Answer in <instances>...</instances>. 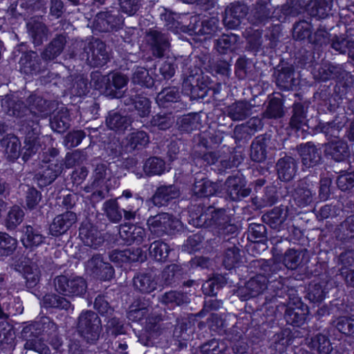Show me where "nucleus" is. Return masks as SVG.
I'll return each mask as SVG.
<instances>
[{
    "label": "nucleus",
    "instance_id": "nucleus-1",
    "mask_svg": "<svg viewBox=\"0 0 354 354\" xmlns=\"http://www.w3.org/2000/svg\"><path fill=\"white\" fill-rule=\"evenodd\" d=\"M317 82L333 80L335 82L333 93L322 90L317 104V113H333L342 100L351 90L353 84L352 75L342 68L330 63L315 65L310 71Z\"/></svg>",
    "mask_w": 354,
    "mask_h": 354
},
{
    "label": "nucleus",
    "instance_id": "nucleus-2",
    "mask_svg": "<svg viewBox=\"0 0 354 354\" xmlns=\"http://www.w3.org/2000/svg\"><path fill=\"white\" fill-rule=\"evenodd\" d=\"M230 217L227 215L224 207L213 205L204 208V207L195 205L190 211L189 223L198 228H212L220 234H236L238 227L231 223Z\"/></svg>",
    "mask_w": 354,
    "mask_h": 354
},
{
    "label": "nucleus",
    "instance_id": "nucleus-3",
    "mask_svg": "<svg viewBox=\"0 0 354 354\" xmlns=\"http://www.w3.org/2000/svg\"><path fill=\"white\" fill-rule=\"evenodd\" d=\"M338 0H287L286 7L291 17L306 12L311 18L317 20L327 18L331 13L334 1Z\"/></svg>",
    "mask_w": 354,
    "mask_h": 354
},
{
    "label": "nucleus",
    "instance_id": "nucleus-4",
    "mask_svg": "<svg viewBox=\"0 0 354 354\" xmlns=\"http://www.w3.org/2000/svg\"><path fill=\"white\" fill-rule=\"evenodd\" d=\"M266 180L264 177H261L250 182L246 187L245 180V198L249 196L253 192L255 194L261 192V196L256 195L251 198L252 208L257 210L266 206H272L277 203L279 194L276 186H267L264 188Z\"/></svg>",
    "mask_w": 354,
    "mask_h": 354
},
{
    "label": "nucleus",
    "instance_id": "nucleus-5",
    "mask_svg": "<svg viewBox=\"0 0 354 354\" xmlns=\"http://www.w3.org/2000/svg\"><path fill=\"white\" fill-rule=\"evenodd\" d=\"M183 32L189 35L205 36L211 38L222 32L220 21L217 17H207L194 15L189 17V24L184 27Z\"/></svg>",
    "mask_w": 354,
    "mask_h": 354
},
{
    "label": "nucleus",
    "instance_id": "nucleus-6",
    "mask_svg": "<svg viewBox=\"0 0 354 354\" xmlns=\"http://www.w3.org/2000/svg\"><path fill=\"white\" fill-rule=\"evenodd\" d=\"M147 225L151 233L157 237L175 235L181 231L183 226L179 219L166 212L150 216L147 221Z\"/></svg>",
    "mask_w": 354,
    "mask_h": 354
},
{
    "label": "nucleus",
    "instance_id": "nucleus-7",
    "mask_svg": "<svg viewBox=\"0 0 354 354\" xmlns=\"http://www.w3.org/2000/svg\"><path fill=\"white\" fill-rule=\"evenodd\" d=\"M186 92H189L192 100H203L209 91L212 90L214 94L218 93L221 88V84H215L208 75L203 73L198 75H189L183 83Z\"/></svg>",
    "mask_w": 354,
    "mask_h": 354
},
{
    "label": "nucleus",
    "instance_id": "nucleus-8",
    "mask_svg": "<svg viewBox=\"0 0 354 354\" xmlns=\"http://www.w3.org/2000/svg\"><path fill=\"white\" fill-rule=\"evenodd\" d=\"M77 330L88 344H95L102 330L101 319L98 315L92 310L82 311L77 318Z\"/></svg>",
    "mask_w": 354,
    "mask_h": 354
},
{
    "label": "nucleus",
    "instance_id": "nucleus-9",
    "mask_svg": "<svg viewBox=\"0 0 354 354\" xmlns=\"http://www.w3.org/2000/svg\"><path fill=\"white\" fill-rule=\"evenodd\" d=\"M194 200L195 203H192L189 207V219H190V211L193 206L198 205L206 208L209 205L216 203V206H218V198L217 197L218 185L207 179H203L194 183L192 188ZM189 220H188L189 221Z\"/></svg>",
    "mask_w": 354,
    "mask_h": 354
},
{
    "label": "nucleus",
    "instance_id": "nucleus-10",
    "mask_svg": "<svg viewBox=\"0 0 354 354\" xmlns=\"http://www.w3.org/2000/svg\"><path fill=\"white\" fill-rule=\"evenodd\" d=\"M83 50L90 65L94 68L103 67L109 61L106 44L100 39L92 37L84 44Z\"/></svg>",
    "mask_w": 354,
    "mask_h": 354
},
{
    "label": "nucleus",
    "instance_id": "nucleus-11",
    "mask_svg": "<svg viewBox=\"0 0 354 354\" xmlns=\"http://www.w3.org/2000/svg\"><path fill=\"white\" fill-rule=\"evenodd\" d=\"M336 111L333 113H327L333 115L332 118L327 122L319 119L316 126V129L324 133L328 141L339 138V133L348 122L345 113H336Z\"/></svg>",
    "mask_w": 354,
    "mask_h": 354
},
{
    "label": "nucleus",
    "instance_id": "nucleus-12",
    "mask_svg": "<svg viewBox=\"0 0 354 354\" xmlns=\"http://www.w3.org/2000/svg\"><path fill=\"white\" fill-rule=\"evenodd\" d=\"M63 161L41 160L39 170L35 176L38 186L41 188L50 185L62 172Z\"/></svg>",
    "mask_w": 354,
    "mask_h": 354
},
{
    "label": "nucleus",
    "instance_id": "nucleus-13",
    "mask_svg": "<svg viewBox=\"0 0 354 354\" xmlns=\"http://www.w3.org/2000/svg\"><path fill=\"white\" fill-rule=\"evenodd\" d=\"M123 24L124 18L118 10L100 12L95 19V28L101 32H116Z\"/></svg>",
    "mask_w": 354,
    "mask_h": 354
},
{
    "label": "nucleus",
    "instance_id": "nucleus-14",
    "mask_svg": "<svg viewBox=\"0 0 354 354\" xmlns=\"http://www.w3.org/2000/svg\"><path fill=\"white\" fill-rule=\"evenodd\" d=\"M156 102L160 108L172 112H178L181 109V95L179 88L169 86L163 88L156 97Z\"/></svg>",
    "mask_w": 354,
    "mask_h": 354
},
{
    "label": "nucleus",
    "instance_id": "nucleus-15",
    "mask_svg": "<svg viewBox=\"0 0 354 354\" xmlns=\"http://www.w3.org/2000/svg\"><path fill=\"white\" fill-rule=\"evenodd\" d=\"M79 237L85 245L94 249L102 246L104 237L97 227L90 221H83L79 227Z\"/></svg>",
    "mask_w": 354,
    "mask_h": 354
},
{
    "label": "nucleus",
    "instance_id": "nucleus-16",
    "mask_svg": "<svg viewBox=\"0 0 354 354\" xmlns=\"http://www.w3.org/2000/svg\"><path fill=\"white\" fill-rule=\"evenodd\" d=\"M120 238L126 245H140L146 238V230L140 223H125L121 225L119 230Z\"/></svg>",
    "mask_w": 354,
    "mask_h": 354
},
{
    "label": "nucleus",
    "instance_id": "nucleus-17",
    "mask_svg": "<svg viewBox=\"0 0 354 354\" xmlns=\"http://www.w3.org/2000/svg\"><path fill=\"white\" fill-rule=\"evenodd\" d=\"M267 1L258 0L249 10L245 3V18L252 25L265 24L270 18V10L268 7Z\"/></svg>",
    "mask_w": 354,
    "mask_h": 354
},
{
    "label": "nucleus",
    "instance_id": "nucleus-18",
    "mask_svg": "<svg viewBox=\"0 0 354 354\" xmlns=\"http://www.w3.org/2000/svg\"><path fill=\"white\" fill-rule=\"evenodd\" d=\"M266 109L261 113L263 118L279 119L285 114V97L279 92H274L267 97Z\"/></svg>",
    "mask_w": 354,
    "mask_h": 354
},
{
    "label": "nucleus",
    "instance_id": "nucleus-19",
    "mask_svg": "<svg viewBox=\"0 0 354 354\" xmlns=\"http://www.w3.org/2000/svg\"><path fill=\"white\" fill-rule=\"evenodd\" d=\"M175 328L173 332V341L176 350L180 351L187 347L188 342L191 340L193 334V328L190 322L186 319L176 318Z\"/></svg>",
    "mask_w": 354,
    "mask_h": 354
},
{
    "label": "nucleus",
    "instance_id": "nucleus-20",
    "mask_svg": "<svg viewBox=\"0 0 354 354\" xmlns=\"http://www.w3.org/2000/svg\"><path fill=\"white\" fill-rule=\"evenodd\" d=\"M298 152L302 163V169L313 168L319 165L322 160V151L315 145L308 142L300 145L298 147Z\"/></svg>",
    "mask_w": 354,
    "mask_h": 354
},
{
    "label": "nucleus",
    "instance_id": "nucleus-21",
    "mask_svg": "<svg viewBox=\"0 0 354 354\" xmlns=\"http://www.w3.org/2000/svg\"><path fill=\"white\" fill-rule=\"evenodd\" d=\"M30 113L41 118H46L55 111V103L43 97L32 94L27 98Z\"/></svg>",
    "mask_w": 354,
    "mask_h": 354
},
{
    "label": "nucleus",
    "instance_id": "nucleus-22",
    "mask_svg": "<svg viewBox=\"0 0 354 354\" xmlns=\"http://www.w3.org/2000/svg\"><path fill=\"white\" fill-rule=\"evenodd\" d=\"M77 221V215L72 211H66L55 217L49 227L50 234L59 237L65 234Z\"/></svg>",
    "mask_w": 354,
    "mask_h": 354
},
{
    "label": "nucleus",
    "instance_id": "nucleus-23",
    "mask_svg": "<svg viewBox=\"0 0 354 354\" xmlns=\"http://www.w3.org/2000/svg\"><path fill=\"white\" fill-rule=\"evenodd\" d=\"M243 18V2L230 3L222 14L223 24L227 29H236Z\"/></svg>",
    "mask_w": 354,
    "mask_h": 354
},
{
    "label": "nucleus",
    "instance_id": "nucleus-24",
    "mask_svg": "<svg viewBox=\"0 0 354 354\" xmlns=\"http://www.w3.org/2000/svg\"><path fill=\"white\" fill-rule=\"evenodd\" d=\"M146 254L140 248H128L123 250H115L110 254V259L112 262L120 264L131 263L136 262H144L146 260Z\"/></svg>",
    "mask_w": 354,
    "mask_h": 354
},
{
    "label": "nucleus",
    "instance_id": "nucleus-25",
    "mask_svg": "<svg viewBox=\"0 0 354 354\" xmlns=\"http://www.w3.org/2000/svg\"><path fill=\"white\" fill-rule=\"evenodd\" d=\"M179 196V190L174 185H162L157 188L151 201L156 207H165L172 202L176 203Z\"/></svg>",
    "mask_w": 354,
    "mask_h": 354
},
{
    "label": "nucleus",
    "instance_id": "nucleus-26",
    "mask_svg": "<svg viewBox=\"0 0 354 354\" xmlns=\"http://www.w3.org/2000/svg\"><path fill=\"white\" fill-rule=\"evenodd\" d=\"M324 151L328 159L330 158L336 162L344 161L350 156L347 142L339 138L326 143Z\"/></svg>",
    "mask_w": 354,
    "mask_h": 354
},
{
    "label": "nucleus",
    "instance_id": "nucleus-27",
    "mask_svg": "<svg viewBox=\"0 0 354 354\" xmlns=\"http://www.w3.org/2000/svg\"><path fill=\"white\" fill-rule=\"evenodd\" d=\"M277 178L282 182L292 180L298 170V162L292 156H285L278 160L276 164Z\"/></svg>",
    "mask_w": 354,
    "mask_h": 354
},
{
    "label": "nucleus",
    "instance_id": "nucleus-28",
    "mask_svg": "<svg viewBox=\"0 0 354 354\" xmlns=\"http://www.w3.org/2000/svg\"><path fill=\"white\" fill-rule=\"evenodd\" d=\"M19 64L24 74L37 75L41 71L42 59L37 52L30 50L22 54Z\"/></svg>",
    "mask_w": 354,
    "mask_h": 354
},
{
    "label": "nucleus",
    "instance_id": "nucleus-29",
    "mask_svg": "<svg viewBox=\"0 0 354 354\" xmlns=\"http://www.w3.org/2000/svg\"><path fill=\"white\" fill-rule=\"evenodd\" d=\"M295 76V71L292 66L281 67L276 75L277 87L283 91L297 90L299 82Z\"/></svg>",
    "mask_w": 354,
    "mask_h": 354
},
{
    "label": "nucleus",
    "instance_id": "nucleus-30",
    "mask_svg": "<svg viewBox=\"0 0 354 354\" xmlns=\"http://www.w3.org/2000/svg\"><path fill=\"white\" fill-rule=\"evenodd\" d=\"M313 25L311 22L301 20L295 23L292 28V37L299 46L315 44L313 39Z\"/></svg>",
    "mask_w": 354,
    "mask_h": 354
},
{
    "label": "nucleus",
    "instance_id": "nucleus-31",
    "mask_svg": "<svg viewBox=\"0 0 354 354\" xmlns=\"http://www.w3.org/2000/svg\"><path fill=\"white\" fill-rule=\"evenodd\" d=\"M224 189L230 200L234 201L241 200L243 197V175L241 170L238 171L237 175L227 178Z\"/></svg>",
    "mask_w": 354,
    "mask_h": 354
},
{
    "label": "nucleus",
    "instance_id": "nucleus-32",
    "mask_svg": "<svg viewBox=\"0 0 354 354\" xmlns=\"http://www.w3.org/2000/svg\"><path fill=\"white\" fill-rule=\"evenodd\" d=\"M231 153L228 156L221 158L220 161L218 160V158L214 152H210L207 155L212 159V164L215 165L217 162L218 172L220 174H223L227 172V169H231L235 167H238L239 165L243 161V155L241 151Z\"/></svg>",
    "mask_w": 354,
    "mask_h": 354
},
{
    "label": "nucleus",
    "instance_id": "nucleus-33",
    "mask_svg": "<svg viewBox=\"0 0 354 354\" xmlns=\"http://www.w3.org/2000/svg\"><path fill=\"white\" fill-rule=\"evenodd\" d=\"M176 267V265L169 266L162 272V288H164V286L170 288H177L178 286L179 288H183V286L191 288L194 285V281L187 280L181 281L180 280V273L175 270Z\"/></svg>",
    "mask_w": 354,
    "mask_h": 354
},
{
    "label": "nucleus",
    "instance_id": "nucleus-34",
    "mask_svg": "<svg viewBox=\"0 0 354 354\" xmlns=\"http://www.w3.org/2000/svg\"><path fill=\"white\" fill-rule=\"evenodd\" d=\"M310 44H304L295 52V62L301 68L311 71L317 62L315 59V53Z\"/></svg>",
    "mask_w": 354,
    "mask_h": 354
},
{
    "label": "nucleus",
    "instance_id": "nucleus-35",
    "mask_svg": "<svg viewBox=\"0 0 354 354\" xmlns=\"http://www.w3.org/2000/svg\"><path fill=\"white\" fill-rule=\"evenodd\" d=\"M28 32L35 46H41L47 40L48 28L42 21L32 20L27 23Z\"/></svg>",
    "mask_w": 354,
    "mask_h": 354
},
{
    "label": "nucleus",
    "instance_id": "nucleus-36",
    "mask_svg": "<svg viewBox=\"0 0 354 354\" xmlns=\"http://www.w3.org/2000/svg\"><path fill=\"white\" fill-rule=\"evenodd\" d=\"M240 37L238 35L234 33L223 34L216 40L215 48L222 55L236 53Z\"/></svg>",
    "mask_w": 354,
    "mask_h": 354
},
{
    "label": "nucleus",
    "instance_id": "nucleus-37",
    "mask_svg": "<svg viewBox=\"0 0 354 354\" xmlns=\"http://www.w3.org/2000/svg\"><path fill=\"white\" fill-rule=\"evenodd\" d=\"M39 118L30 113L21 118L19 122V129L26 138L38 139V128Z\"/></svg>",
    "mask_w": 354,
    "mask_h": 354
},
{
    "label": "nucleus",
    "instance_id": "nucleus-38",
    "mask_svg": "<svg viewBox=\"0 0 354 354\" xmlns=\"http://www.w3.org/2000/svg\"><path fill=\"white\" fill-rule=\"evenodd\" d=\"M1 106L8 115L19 120L30 113V107H28L23 101L15 100L10 97L1 101Z\"/></svg>",
    "mask_w": 354,
    "mask_h": 354
},
{
    "label": "nucleus",
    "instance_id": "nucleus-39",
    "mask_svg": "<svg viewBox=\"0 0 354 354\" xmlns=\"http://www.w3.org/2000/svg\"><path fill=\"white\" fill-rule=\"evenodd\" d=\"M151 40L152 55L156 57H162L169 43L167 36L158 30H150L148 33Z\"/></svg>",
    "mask_w": 354,
    "mask_h": 354
},
{
    "label": "nucleus",
    "instance_id": "nucleus-40",
    "mask_svg": "<svg viewBox=\"0 0 354 354\" xmlns=\"http://www.w3.org/2000/svg\"><path fill=\"white\" fill-rule=\"evenodd\" d=\"M1 147L5 148L7 158L14 162L21 156V142L18 137L13 134H7L0 140Z\"/></svg>",
    "mask_w": 354,
    "mask_h": 354
},
{
    "label": "nucleus",
    "instance_id": "nucleus-41",
    "mask_svg": "<svg viewBox=\"0 0 354 354\" xmlns=\"http://www.w3.org/2000/svg\"><path fill=\"white\" fill-rule=\"evenodd\" d=\"M45 239L38 229L27 225L24 227L21 241L26 248L33 249L41 245Z\"/></svg>",
    "mask_w": 354,
    "mask_h": 354
},
{
    "label": "nucleus",
    "instance_id": "nucleus-42",
    "mask_svg": "<svg viewBox=\"0 0 354 354\" xmlns=\"http://www.w3.org/2000/svg\"><path fill=\"white\" fill-rule=\"evenodd\" d=\"M131 120L127 115H123L114 110L110 111L106 118L107 127L115 132H123L131 125Z\"/></svg>",
    "mask_w": 354,
    "mask_h": 354
},
{
    "label": "nucleus",
    "instance_id": "nucleus-43",
    "mask_svg": "<svg viewBox=\"0 0 354 354\" xmlns=\"http://www.w3.org/2000/svg\"><path fill=\"white\" fill-rule=\"evenodd\" d=\"M286 218V212H285L284 206L280 205L263 214L261 219L272 229L280 230Z\"/></svg>",
    "mask_w": 354,
    "mask_h": 354
},
{
    "label": "nucleus",
    "instance_id": "nucleus-44",
    "mask_svg": "<svg viewBox=\"0 0 354 354\" xmlns=\"http://www.w3.org/2000/svg\"><path fill=\"white\" fill-rule=\"evenodd\" d=\"M66 43L65 36L61 34L57 35L41 53L42 59L46 61L55 59L63 51Z\"/></svg>",
    "mask_w": 354,
    "mask_h": 354
},
{
    "label": "nucleus",
    "instance_id": "nucleus-45",
    "mask_svg": "<svg viewBox=\"0 0 354 354\" xmlns=\"http://www.w3.org/2000/svg\"><path fill=\"white\" fill-rule=\"evenodd\" d=\"M268 138L266 134L257 136L250 146L251 160L256 162H261L267 158Z\"/></svg>",
    "mask_w": 354,
    "mask_h": 354
},
{
    "label": "nucleus",
    "instance_id": "nucleus-46",
    "mask_svg": "<svg viewBox=\"0 0 354 354\" xmlns=\"http://www.w3.org/2000/svg\"><path fill=\"white\" fill-rule=\"evenodd\" d=\"M308 313V307L299 304V306L294 308L288 306L286 310L284 318L287 324L299 326L305 323Z\"/></svg>",
    "mask_w": 354,
    "mask_h": 354
},
{
    "label": "nucleus",
    "instance_id": "nucleus-47",
    "mask_svg": "<svg viewBox=\"0 0 354 354\" xmlns=\"http://www.w3.org/2000/svg\"><path fill=\"white\" fill-rule=\"evenodd\" d=\"M132 82L135 84L147 88L158 86L152 68L148 70L145 67H138L133 73Z\"/></svg>",
    "mask_w": 354,
    "mask_h": 354
},
{
    "label": "nucleus",
    "instance_id": "nucleus-48",
    "mask_svg": "<svg viewBox=\"0 0 354 354\" xmlns=\"http://www.w3.org/2000/svg\"><path fill=\"white\" fill-rule=\"evenodd\" d=\"M200 118L197 113H189L178 117L176 126L181 133H192L200 128Z\"/></svg>",
    "mask_w": 354,
    "mask_h": 354
},
{
    "label": "nucleus",
    "instance_id": "nucleus-49",
    "mask_svg": "<svg viewBox=\"0 0 354 354\" xmlns=\"http://www.w3.org/2000/svg\"><path fill=\"white\" fill-rule=\"evenodd\" d=\"M177 68L175 61L169 59L162 62L158 68L156 66L153 71L157 86L160 85L163 80L171 79L174 76Z\"/></svg>",
    "mask_w": 354,
    "mask_h": 354
},
{
    "label": "nucleus",
    "instance_id": "nucleus-50",
    "mask_svg": "<svg viewBox=\"0 0 354 354\" xmlns=\"http://www.w3.org/2000/svg\"><path fill=\"white\" fill-rule=\"evenodd\" d=\"M70 115L66 109L59 110L50 118L52 129L59 133L65 132L70 127Z\"/></svg>",
    "mask_w": 354,
    "mask_h": 354
},
{
    "label": "nucleus",
    "instance_id": "nucleus-51",
    "mask_svg": "<svg viewBox=\"0 0 354 354\" xmlns=\"http://www.w3.org/2000/svg\"><path fill=\"white\" fill-rule=\"evenodd\" d=\"M306 110L301 102H295L292 106V115L289 121V127L296 131H299L306 122Z\"/></svg>",
    "mask_w": 354,
    "mask_h": 354
},
{
    "label": "nucleus",
    "instance_id": "nucleus-52",
    "mask_svg": "<svg viewBox=\"0 0 354 354\" xmlns=\"http://www.w3.org/2000/svg\"><path fill=\"white\" fill-rule=\"evenodd\" d=\"M25 212L17 205H12L4 219V225L9 231L15 230L24 221Z\"/></svg>",
    "mask_w": 354,
    "mask_h": 354
},
{
    "label": "nucleus",
    "instance_id": "nucleus-53",
    "mask_svg": "<svg viewBox=\"0 0 354 354\" xmlns=\"http://www.w3.org/2000/svg\"><path fill=\"white\" fill-rule=\"evenodd\" d=\"M170 252L169 245L160 240L153 241L149 248V257L158 262H167Z\"/></svg>",
    "mask_w": 354,
    "mask_h": 354
},
{
    "label": "nucleus",
    "instance_id": "nucleus-54",
    "mask_svg": "<svg viewBox=\"0 0 354 354\" xmlns=\"http://www.w3.org/2000/svg\"><path fill=\"white\" fill-rule=\"evenodd\" d=\"M143 171L147 176H160L165 173V162L159 157H149L144 162Z\"/></svg>",
    "mask_w": 354,
    "mask_h": 354
},
{
    "label": "nucleus",
    "instance_id": "nucleus-55",
    "mask_svg": "<svg viewBox=\"0 0 354 354\" xmlns=\"http://www.w3.org/2000/svg\"><path fill=\"white\" fill-rule=\"evenodd\" d=\"M173 113L174 112L167 110L165 112H160L153 115L150 120L151 127L162 131L169 129L175 121Z\"/></svg>",
    "mask_w": 354,
    "mask_h": 354
},
{
    "label": "nucleus",
    "instance_id": "nucleus-56",
    "mask_svg": "<svg viewBox=\"0 0 354 354\" xmlns=\"http://www.w3.org/2000/svg\"><path fill=\"white\" fill-rule=\"evenodd\" d=\"M267 230L263 224L252 223L248 229V241L253 243V250L259 245L260 241L266 239Z\"/></svg>",
    "mask_w": 354,
    "mask_h": 354
},
{
    "label": "nucleus",
    "instance_id": "nucleus-57",
    "mask_svg": "<svg viewBox=\"0 0 354 354\" xmlns=\"http://www.w3.org/2000/svg\"><path fill=\"white\" fill-rule=\"evenodd\" d=\"M136 113L141 118L148 116L151 112V101L142 94H136L129 98Z\"/></svg>",
    "mask_w": 354,
    "mask_h": 354
},
{
    "label": "nucleus",
    "instance_id": "nucleus-58",
    "mask_svg": "<svg viewBox=\"0 0 354 354\" xmlns=\"http://www.w3.org/2000/svg\"><path fill=\"white\" fill-rule=\"evenodd\" d=\"M245 39L246 41V46L245 50L258 53L261 50L262 44V32L259 30H245Z\"/></svg>",
    "mask_w": 354,
    "mask_h": 354
},
{
    "label": "nucleus",
    "instance_id": "nucleus-59",
    "mask_svg": "<svg viewBox=\"0 0 354 354\" xmlns=\"http://www.w3.org/2000/svg\"><path fill=\"white\" fill-rule=\"evenodd\" d=\"M160 19L165 21V26L168 30H180L183 32V29L187 24H183L181 21H178V15L172 12L171 10L163 8L162 12L160 15Z\"/></svg>",
    "mask_w": 354,
    "mask_h": 354
},
{
    "label": "nucleus",
    "instance_id": "nucleus-60",
    "mask_svg": "<svg viewBox=\"0 0 354 354\" xmlns=\"http://www.w3.org/2000/svg\"><path fill=\"white\" fill-rule=\"evenodd\" d=\"M128 83V79L120 73H115L109 75V87L115 97H109L111 99H119L123 96L122 88L125 87Z\"/></svg>",
    "mask_w": 354,
    "mask_h": 354
},
{
    "label": "nucleus",
    "instance_id": "nucleus-61",
    "mask_svg": "<svg viewBox=\"0 0 354 354\" xmlns=\"http://www.w3.org/2000/svg\"><path fill=\"white\" fill-rule=\"evenodd\" d=\"M241 263L240 250L237 247L234 246L225 250L223 259V266L226 270H232L239 268Z\"/></svg>",
    "mask_w": 354,
    "mask_h": 354
},
{
    "label": "nucleus",
    "instance_id": "nucleus-62",
    "mask_svg": "<svg viewBox=\"0 0 354 354\" xmlns=\"http://www.w3.org/2000/svg\"><path fill=\"white\" fill-rule=\"evenodd\" d=\"M310 346L317 351L319 354H328L333 350L328 337L323 334L318 333L310 339Z\"/></svg>",
    "mask_w": 354,
    "mask_h": 354
},
{
    "label": "nucleus",
    "instance_id": "nucleus-63",
    "mask_svg": "<svg viewBox=\"0 0 354 354\" xmlns=\"http://www.w3.org/2000/svg\"><path fill=\"white\" fill-rule=\"evenodd\" d=\"M17 246V241L6 232H0V257L11 256Z\"/></svg>",
    "mask_w": 354,
    "mask_h": 354
},
{
    "label": "nucleus",
    "instance_id": "nucleus-64",
    "mask_svg": "<svg viewBox=\"0 0 354 354\" xmlns=\"http://www.w3.org/2000/svg\"><path fill=\"white\" fill-rule=\"evenodd\" d=\"M149 142V136L147 132L137 130L128 136V145L132 149H142Z\"/></svg>",
    "mask_w": 354,
    "mask_h": 354
}]
</instances>
